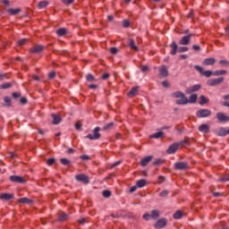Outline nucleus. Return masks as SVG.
<instances>
[{
  "label": "nucleus",
  "instance_id": "obj_8",
  "mask_svg": "<svg viewBox=\"0 0 229 229\" xmlns=\"http://www.w3.org/2000/svg\"><path fill=\"white\" fill-rule=\"evenodd\" d=\"M223 81H225L224 77H220L217 79H211L208 81V85L209 87H216V85H220V83H223Z\"/></svg>",
  "mask_w": 229,
  "mask_h": 229
},
{
  "label": "nucleus",
  "instance_id": "obj_22",
  "mask_svg": "<svg viewBox=\"0 0 229 229\" xmlns=\"http://www.w3.org/2000/svg\"><path fill=\"white\" fill-rule=\"evenodd\" d=\"M214 64H216V58L214 57H210V58H206L204 59L202 64L208 66V65H214Z\"/></svg>",
  "mask_w": 229,
  "mask_h": 229
},
{
  "label": "nucleus",
  "instance_id": "obj_14",
  "mask_svg": "<svg viewBox=\"0 0 229 229\" xmlns=\"http://www.w3.org/2000/svg\"><path fill=\"white\" fill-rule=\"evenodd\" d=\"M10 180L15 183H24L26 182L24 177L19 175H12L10 176Z\"/></svg>",
  "mask_w": 229,
  "mask_h": 229
},
{
  "label": "nucleus",
  "instance_id": "obj_41",
  "mask_svg": "<svg viewBox=\"0 0 229 229\" xmlns=\"http://www.w3.org/2000/svg\"><path fill=\"white\" fill-rule=\"evenodd\" d=\"M60 162L63 165H69V164H71V161H69L67 158H61Z\"/></svg>",
  "mask_w": 229,
  "mask_h": 229
},
{
  "label": "nucleus",
  "instance_id": "obj_9",
  "mask_svg": "<svg viewBox=\"0 0 229 229\" xmlns=\"http://www.w3.org/2000/svg\"><path fill=\"white\" fill-rule=\"evenodd\" d=\"M165 225H167V220L165 218H161L156 222V224L154 225V227L156 229H161V228H165Z\"/></svg>",
  "mask_w": 229,
  "mask_h": 229
},
{
  "label": "nucleus",
  "instance_id": "obj_62",
  "mask_svg": "<svg viewBox=\"0 0 229 229\" xmlns=\"http://www.w3.org/2000/svg\"><path fill=\"white\" fill-rule=\"evenodd\" d=\"M110 78V74L109 73H104L102 75V80H108Z\"/></svg>",
  "mask_w": 229,
  "mask_h": 229
},
{
  "label": "nucleus",
  "instance_id": "obj_50",
  "mask_svg": "<svg viewBox=\"0 0 229 229\" xmlns=\"http://www.w3.org/2000/svg\"><path fill=\"white\" fill-rule=\"evenodd\" d=\"M219 64L220 65H229L228 60H220Z\"/></svg>",
  "mask_w": 229,
  "mask_h": 229
},
{
  "label": "nucleus",
  "instance_id": "obj_39",
  "mask_svg": "<svg viewBox=\"0 0 229 229\" xmlns=\"http://www.w3.org/2000/svg\"><path fill=\"white\" fill-rule=\"evenodd\" d=\"M102 196L104 198H110V196H112V192L108 190H106L102 192Z\"/></svg>",
  "mask_w": 229,
  "mask_h": 229
},
{
  "label": "nucleus",
  "instance_id": "obj_29",
  "mask_svg": "<svg viewBox=\"0 0 229 229\" xmlns=\"http://www.w3.org/2000/svg\"><path fill=\"white\" fill-rule=\"evenodd\" d=\"M151 219H158L160 217V211L155 209L151 211L150 215Z\"/></svg>",
  "mask_w": 229,
  "mask_h": 229
},
{
  "label": "nucleus",
  "instance_id": "obj_7",
  "mask_svg": "<svg viewBox=\"0 0 229 229\" xmlns=\"http://www.w3.org/2000/svg\"><path fill=\"white\" fill-rule=\"evenodd\" d=\"M75 180L77 182H82V183H89L90 179L89 178V175H85L84 174H80L75 175Z\"/></svg>",
  "mask_w": 229,
  "mask_h": 229
},
{
  "label": "nucleus",
  "instance_id": "obj_57",
  "mask_svg": "<svg viewBox=\"0 0 229 229\" xmlns=\"http://www.w3.org/2000/svg\"><path fill=\"white\" fill-rule=\"evenodd\" d=\"M80 158L81 160H89L90 159V157L87 156V155H82L80 157Z\"/></svg>",
  "mask_w": 229,
  "mask_h": 229
},
{
  "label": "nucleus",
  "instance_id": "obj_64",
  "mask_svg": "<svg viewBox=\"0 0 229 229\" xmlns=\"http://www.w3.org/2000/svg\"><path fill=\"white\" fill-rule=\"evenodd\" d=\"M162 86L165 87V89H167L169 87V82H167V81H164L162 82Z\"/></svg>",
  "mask_w": 229,
  "mask_h": 229
},
{
  "label": "nucleus",
  "instance_id": "obj_10",
  "mask_svg": "<svg viewBox=\"0 0 229 229\" xmlns=\"http://www.w3.org/2000/svg\"><path fill=\"white\" fill-rule=\"evenodd\" d=\"M189 167V164L185 162H177L174 164V169H177L179 171H183Z\"/></svg>",
  "mask_w": 229,
  "mask_h": 229
},
{
  "label": "nucleus",
  "instance_id": "obj_12",
  "mask_svg": "<svg viewBox=\"0 0 229 229\" xmlns=\"http://www.w3.org/2000/svg\"><path fill=\"white\" fill-rule=\"evenodd\" d=\"M216 119L219 121V123H228L229 121V117L225 114V113H217Z\"/></svg>",
  "mask_w": 229,
  "mask_h": 229
},
{
  "label": "nucleus",
  "instance_id": "obj_24",
  "mask_svg": "<svg viewBox=\"0 0 229 229\" xmlns=\"http://www.w3.org/2000/svg\"><path fill=\"white\" fill-rule=\"evenodd\" d=\"M128 46L131 49H133V51H139V47L135 45V40L133 38H129Z\"/></svg>",
  "mask_w": 229,
  "mask_h": 229
},
{
  "label": "nucleus",
  "instance_id": "obj_31",
  "mask_svg": "<svg viewBox=\"0 0 229 229\" xmlns=\"http://www.w3.org/2000/svg\"><path fill=\"white\" fill-rule=\"evenodd\" d=\"M162 137H164V132L159 131V132H156V133L152 134L150 136V139H162Z\"/></svg>",
  "mask_w": 229,
  "mask_h": 229
},
{
  "label": "nucleus",
  "instance_id": "obj_13",
  "mask_svg": "<svg viewBox=\"0 0 229 229\" xmlns=\"http://www.w3.org/2000/svg\"><path fill=\"white\" fill-rule=\"evenodd\" d=\"M215 132L218 137H226V135H228L226 128L224 127L216 129Z\"/></svg>",
  "mask_w": 229,
  "mask_h": 229
},
{
  "label": "nucleus",
  "instance_id": "obj_27",
  "mask_svg": "<svg viewBox=\"0 0 229 229\" xmlns=\"http://www.w3.org/2000/svg\"><path fill=\"white\" fill-rule=\"evenodd\" d=\"M67 33L68 31H67V29L65 28H61L56 30V34L58 35V37H64L67 35Z\"/></svg>",
  "mask_w": 229,
  "mask_h": 229
},
{
  "label": "nucleus",
  "instance_id": "obj_37",
  "mask_svg": "<svg viewBox=\"0 0 229 229\" xmlns=\"http://www.w3.org/2000/svg\"><path fill=\"white\" fill-rule=\"evenodd\" d=\"M58 221H67V214L61 213L58 216Z\"/></svg>",
  "mask_w": 229,
  "mask_h": 229
},
{
  "label": "nucleus",
  "instance_id": "obj_48",
  "mask_svg": "<svg viewBox=\"0 0 229 229\" xmlns=\"http://www.w3.org/2000/svg\"><path fill=\"white\" fill-rule=\"evenodd\" d=\"M143 219H145V221H149V219H151V215L145 213L143 215Z\"/></svg>",
  "mask_w": 229,
  "mask_h": 229
},
{
  "label": "nucleus",
  "instance_id": "obj_61",
  "mask_svg": "<svg viewBox=\"0 0 229 229\" xmlns=\"http://www.w3.org/2000/svg\"><path fill=\"white\" fill-rule=\"evenodd\" d=\"M88 89H91L93 90H96V89H98V85L96 84H90L88 86Z\"/></svg>",
  "mask_w": 229,
  "mask_h": 229
},
{
  "label": "nucleus",
  "instance_id": "obj_59",
  "mask_svg": "<svg viewBox=\"0 0 229 229\" xmlns=\"http://www.w3.org/2000/svg\"><path fill=\"white\" fill-rule=\"evenodd\" d=\"M192 49L194 51H200L201 47L199 45H193Z\"/></svg>",
  "mask_w": 229,
  "mask_h": 229
},
{
  "label": "nucleus",
  "instance_id": "obj_25",
  "mask_svg": "<svg viewBox=\"0 0 229 229\" xmlns=\"http://www.w3.org/2000/svg\"><path fill=\"white\" fill-rule=\"evenodd\" d=\"M147 185H148V182L145 179L139 180L136 182V186L139 189H142V187H146Z\"/></svg>",
  "mask_w": 229,
  "mask_h": 229
},
{
  "label": "nucleus",
  "instance_id": "obj_43",
  "mask_svg": "<svg viewBox=\"0 0 229 229\" xmlns=\"http://www.w3.org/2000/svg\"><path fill=\"white\" fill-rule=\"evenodd\" d=\"M168 195H169V191L167 190H165L159 193L160 198H165Z\"/></svg>",
  "mask_w": 229,
  "mask_h": 229
},
{
  "label": "nucleus",
  "instance_id": "obj_47",
  "mask_svg": "<svg viewBox=\"0 0 229 229\" xmlns=\"http://www.w3.org/2000/svg\"><path fill=\"white\" fill-rule=\"evenodd\" d=\"M123 28H130V21H128V20H123Z\"/></svg>",
  "mask_w": 229,
  "mask_h": 229
},
{
  "label": "nucleus",
  "instance_id": "obj_51",
  "mask_svg": "<svg viewBox=\"0 0 229 229\" xmlns=\"http://www.w3.org/2000/svg\"><path fill=\"white\" fill-rule=\"evenodd\" d=\"M47 165H53L55 164V158H49L47 161Z\"/></svg>",
  "mask_w": 229,
  "mask_h": 229
},
{
  "label": "nucleus",
  "instance_id": "obj_3",
  "mask_svg": "<svg viewBox=\"0 0 229 229\" xmlns=\"http://www.w3.org/2000/svg\"><path fill=\"white\" fill-rule=\"evenodd\" d=\"M99 131H101V128L96 127L93 130V134H88L86 139H89V140H98V139H101V133H99Z\"/></svg>",
  "mask_w": 229,
  "mask_h": 229
},
{
  "label": "nucleus",
  "instance_id": "obj_16",
  "mask_svg": "<svg viewBox=\"0 0 229 229\" xmlns=\"http://www.w3.org/2000/svg\"><path fill=\"white\" fill-rule=\"evenodd\" d=\"M170 55H172V56H174V55H176V52L178 51V45L176 44L175 41H173L170 44Z\"/></svg>",
  "mask_w": 229,
  "mask_h": 229
},
{
  "label": "nucleus",
  "instance_id": "obj_38",
  "mask_svg": "<svg viewBox=\"0 0 229 229\" xmlns=\"http://www.w3.org/2000/svg\"><path fill=\"white\" fill-rule=\"evenodd\" d=\"M49 3L47 1H41L38 3V8H46Z\"/></svg>",
  "mask_w": 229,
  "mask_h": 229
},
{
  "label": "nucleus",
  "instance_id": "obj_44",
  "mask_svg": "<svg viewBox=\"0 0 229 229\" xmlns=\"http://www.w3.org/2000/svg\"><path fill=\"white\" fill-rule=\"evenodd\" d=\"M12 87V83L5 82L0 86V89H10Z\"/></svg>",
  "mask_w": 229,
  "mask_h": 229
},
{
  "label": "nucleus",
  "instance_id": "obj_4",
  "mask_svg": "<svg viewBox=\"0 0 229 229\" xmlns=\"http://www.w3.org/2000/svg\"><path fill=\"white\" fill-rule=\"evenodd\" d=\"M194 69H196V71H198V72H199V74H201L202 76H206V78H210V76L214 74V72H212V71L210 70L204 71L203 68L199 65H195Z\"/></svg>",
  "mask_w": 229,
  "mask_h": 229
},
{
  "label": "nucleus",
  "instance_id": "obj_52",
  "mask_svg": "<svg viewBox=\"0 0 229 229\" xmlns=\"http://www.w3.org/2000/svg\"><path fill=\"white\" fill-rule=\"evenodd\" d=\"M55 76H56V73H55V72H50L48 73V78H49L50 80H53V79L55 78Z\"/></svg>",
  "mask_w": 229,
  "mask_h": 229
},
{
  "label": "nucleus",
  "instance_id": "obj_36",
  "mask_svg": "<svg viewBox=\"0 0 229 229\" xmlns=\"http://www.w3.org/2000/svg\"><path fill=\"white\" fill-rule=\"evenodd\" d=\"M223 98L225 101L222 104L223 106H227L229 108V95H225Z\"/></svg>",
  "mask_w": 229,
  "mask_h": 229
},
{
  "label": "nucleus",
  "instance_id": "obj_46",
  "mask_svg": "<svg viewBox=\"0 0 229 229\" xmlns=\"http://www.w3.org/2000/svg\"><path fill=\"white\" fill-rule=\"evenodd\" d=\"M28 42V39L27 38H22V39H20L18 42H17V45L18 46H24V44H26Z\"/></svg>",
  "mask_w": 229,
  "mask_h": 229
},
{
  "label": "nucleus",
  "instance_id": "obj_33",
  "mask_svg": "<svg viewBox=\"0 0 229 229\" xmlns=\"http://www.w3.org/2000/svg\"><path fill=\"white\" fill-rule=\"evenodd\" d=\"M183 216V213L180 210H177L174 214V219H182Z\"/></svg>",
  "mask_w": 229,
  "mask_h": 229
},
{
  "label": "nucleus",
  "instance_id": "obj_19",
  "mask_svg": "<svg viewBox=\"0 0 229 229\" xmlns=\"http://www.w3.org/2000/svg\"><path fill=\"white\" fill-rule=\"evenodd\" d=\"M139 92V87H133L131 90L127 93L128 98H135Z\"/></svg>",
  "mask_w": 229,
  "mask_h": 229
},
{
  "label": "nucleus",
  "instance_id": "obj_21",
  "mask_svg": "<svg viewBox=\"0 0 229 229\" xmlns=\"http://www.w3.org/2000/svg\"><path fill=\"white\" fill-rule=\"evenodd\" d=\"M159 75L162 76V78H166V76L169 75V72H167V67L165 65L160 67Z\"/></svg>",
  "mask_w": 229,
  "mask_h": 229
},
{
  "label": "nucleus",
  "instance_id": "obj_1",
  "mask_svg": "<svg viewBox=\"0 0 229 229\" xmlns=\"http://www.w3.org/2000/svg\"><path fill=\"white\" fill-rule=\"evenodd\" d=\"M189 142H191V140L185 139V140H181L179 142L173 143L167 148L166 153L168 155H174V153H176V151H178V149H181V148H185V145L189 144Z\"/></svg>",
  "mask_w": 229,
  "mask_h": 229
},
{
  "label": "nucleus",
  "instance_id": "obj_6",
  "mask_svg": "<svg viewBox=\"0 0 229 229\" xmlns=\"http://www.w3.org/2000/svg\"><path fill=\"white\" fill-rule=\"evenodd\" d=\"M197 117L203 118V117H210L212 115V111L209 109H199L197 111Z\"/></svg>",
  "mask_w": 229,
  "mask_h": 229
},
{
  "label": "nucleus",
  "instance_id": "obj_18",
  "mask_svg": "<svg viewBox=\"0 0 229 229\" xmlns=\"http://www.w3.org/2000/svg\"><path fill=\"white\" fill-rule=\"evenodd\" d=\"M178 94H183V92L182 91H175L174 93H172V98H175L176 100V105H187V104H180L179 101H182V99H183L182 97H178Z\"/></svg>",
  "mask_w": 229,
  "mask_h": 229
},
{
  "label": "nucleus",
  "instance_id": "obj_60",
  "mask_svg": "<svg viewBox=\"0 0 229 229\" xmlns=\"http://www.w3.org/2000/svg\"><path fill=\"white\" fill-rule=\"evenodd\" d=\"M75 128H76L77 130H81V122H77V123H75Z\"/></svg>",
  "mask_w": 229,
  "mask_h": 229
},
{
  "label": "nucleus",
  "instance_id": "obj_30",
  "mask_svg": "<svg viewBox=\"0 0 229 229\" xmlns=\"http://www.w3.org/2000/svg\"><path fill=\"white\" fill-rule=\"evenodd\" d=\"M7 13H8L9 15H17L18 13H21V9H19V8L12 9L11 8V9L7 10Z\"/></svg>",
  "mask_w": 229,
  "mask_h": 229
},
{
  "label": "nucleus",
  "instance_id": "obj_34",
  "mask_svg": "<svg viewBox=\"0 0 229 229\" xmlns=\"http://www.w3.org/2000/svg\"><path fill=\"white\" fill-rule=\"evenodd\" d=\"M199 105H207V103H208V99H207V98L203 95L199 97Z\"/></svg>",
  "mask_w": 229,
  "mask_h": 229
},
{
  "label": "nucleus",
  "instance_id": "obj_2",
  "mask_svg": "<svg viewBox=\"0 0 229 229\" xmlns=\"http://www.w3.org/2000/svg\"><path fill=\"white\" fill-rule=\"evenodd\" d=\"M182 98L181 101L178 103L181 105H189V103L194 104L196 101H198V95L197 94H191L189 98L185 97V94L183 93H177V98Z\"/></svg>",
  "mask_w": 229,
  "mask_h": 229
},
{
  "label": "nucleus",
  "instance_id": "obj_26",
  "mask_svg": "<svg viewBox=\"0 0 229 229\" xmlns=\"http://www.w3.org/2000/svg\"><path fill=\"white\" fill-rule=\"evenodd\" d=\"M18 203H21L23 205H26V204L30 205V204L33 203V200L25 197V198L19 199Z\"/></svg>",
  "mask_w": 229,
  "mask_h": 229
},
{
  "label": "nucleus",
  "instance_id": "obj_35",
  "mask_svg": "<svg viewBox=\"0 0 229 229\" xmlns=\"http://www.w3.org/2000/svg\"><path fill=\"white\" fill-rule=\"evenodd\" d=\"M224 74H226L225 70L216 71L213 72V76H223Z\"/></svg>",
  "mask_w": 229,
  "mask_h": 229
},
{
  "label": "nucleus",
  "instance_id": "obj_53",
  "mask_svg": "<svg viewBox=\"0 0 229 229\" xmlns=\"http://www.w3.org/2000/svg\"><path fill=\"white\" fill-rule=\"evenodd\" d=\"M140 70L142 72H146L149 71V68L147 65H142L140 67Z\"/></svg>",
  "mask_w": 229,
  "mask_h": 229
},
{
  "label": "nucleus",
  "instance_id": "obj_42",
  "mask_svg": "<svg viewBox=\"0 0 229 229\" xmlns=\"http://www.w3.org/2000/svg\"><path fill=\"white\" fill-rule=\"evenodd\" d=\"M86 80L87 81H96V78H94V75L93 74H88L87 77H86Z\"/></svg>",
  "mask_w": 229,
  "mask_h": 229
},
{
  "label": "nucleus",
  "instance_id": "obj_11",
  "mask_svg": "<svg viewBox=\"0 0 229 229\" xmlns=\"http://www.w3.org/2000/svg\"><path fill=\"white\" fill-rule=\"evenodd\" d=\"M201 89V85L196 84L186 89V94H192L198 92Z\"/></svg>",
  "mask_w": 229,
  "mask_h": 229
},
{
  "label": "nucleus",
  "instance_id": "obj_32",
  "mask_svg": "<svg viewBox=\"0 0 229 229\" xmlns=\"http://www.w3.org/2000/svg\"><path fill=\"white\" fill-rule=\"evenodd\" d=\"M114 122H111V123L106 124L103 127L104 131H108V130H112V128H114Z\"/></svg>",
  "mask_w": 229,
  "mask_h": 229
},
{
  "label": "nucleus",
  "instance_id": "obj_20",
  "mask_svg": "<svg viewBox=\"0 0 229 229\" xmlns=\"http://www.w3.org/2000/svg\"><path fill=\"white\" fill-rule=\"evenodd\" d=\"M44 51V46L36 45L32 48H30V53H42Z\"/></svg>",
  "mask_w": 229,
  "mask_h": 229
},
{
  "label": "nucleus",
  "instance_id": "obj_49",
  "mask_svg": "<svg viewBox=\"0 0 229 229\" xmlns=\"http://www.w3.org/2000/svg\"><path fill=\"white\" fill-rule=\"evenodd\" d=\"M218 182H229V175L220 178Z\"/></svg>",
  "mask_w": 229,
  "mask_h": 229
},
{
  "label": "nucleus",
  "instance_id": "obj_28",
  "mask_svg": "<svg viewBox=\"0 0 229 229\" xmlns=\"http://www.w3.org/2000/svg\"><path fill=\"white\" fill-rule=\"evenodd\" d=\"M53 124H60L62 118L55 114H52Z\"/></svg>",
  "mask_w": 229,
  "mask_h": 229
},
{
  "label": "nucleus",
  "instance_id": "obj_56",
  "mask_svg": "<svg viewBox=\"0 0 229 229\" xmlns=\"http://www.w3.org/2000/svg\"><path fill=\"white\" fill-rule=\"evenodd\" d=\"M64 4H72V3H74V0H62Z\"/></svg>",
  "mask_w": 229,
  "mask_h": 229
},
{
  "label": "nucleus",
  "instance_id": "obj_63",
  "mask_svg": "<svg viewBox=\"0 0 229 229\" xmlns=\"http://www.w3.org/2000/svg\"><path fill=\"white\" fill-rule=\"evenodd\" d=\"M165 178L164 176H159L158 177V181H157V183H162L163 182H165Z\"/></svg>",
  "mask_w": 229,
  "mask_h": 229
},
{
  "label": "nucleus",
  "instance_id": "obj_54",
  "mask_svg": "<svg viewBox=\"0 0 229 229\" xmlns=\"http://www.w3.org/2000/svg\"><path fill=\"white\" fill-rule=\"evenodd\" d=\"M20 103L21 105H26V103H28V99L26 98H21L20 99Z\"/></svg>",
  "mask_w": 229,
  "mask_h": 229
},
{
  "label": "nucleus",
  "instance_id": "obj_45",
  "mask_svg": "<svg viewBox=\"0 0 229 229\" xmlns=\"http://www.w3.org/2000/svg\"><path fill=\"white\" fill-rule=\"evenodd\" d=\"M187 51H189V47H181L178 49L179 53H187Z\"/></svg>",
  "mask_w": 229,
  "mask_h": 229
},
{
  "label": "nucleus",
  "instance_id": "obj_58",
  "mask_svg": "<svg viewBox=\"0 0 229 229\" xmlns=\"http://www.w3.org/2000/svg\"><path fill=\"white\" fill-rule=\"evenodd\" d=\"M13 98L14 99H17L18 98H21V93H19V92L13 93Z\"/></svg>",
  "mask_w": 229,
  "mask_h": 229
},
{
  "label": "nucleus",
  "instance_id": "obj_23",
  "mask_svg": "<svg viewBox=\"0 0 229 229\" xmlns=\"http://www.w3.org/2000/svg\"><path fill=\"white\" fill-rule=\"evenodd\" d=\"M199 131H200L202 133H209L210 127L207 123H203L199 125Z\"/></svg>",
  "mask_w": 229,
  "mask_h": 229
},
{
  "label": "nucleus",
  "instance_id": "obj_15",
  "mask_svg": "<svg viewBox=\"0 0 229 229\" xmlns=\"http://www.w3.org/2000/svg\"><path fill=\"white\" fill-rule=\"evenodd\" d=\"M13 193H1L0 199L4 201H10V199H13Z\"/></svg>",
  "mask_w": 229,
  "mask_h": 229
},
{
  "label": "nucleus",
  "instance_id": "obj_55",
  "mask_svg": "<svg viewBox=\"0 0 229 229\" xmlns=\"http://www.w3.org/2000/svg\"><path fill=\"white\" fill-rule=\"evenodd\" d=\"M110 53L111 55H117V48L116 47L110 48Z\"/></svg>",
  "mask_w": 229,
  "mask_h": 229
},
{
  "label": "nucleus",
  "instance_id": "obj_40",
  "mask_svg": "<svg viewBox=\"0 0 229 229\" xmlns=\"http://www.w3.org/2000/svg\"><path fill=\"white\" fill-rule=\"evenodd\" d=\"M4 101L6 104V106H12V98H10V97H5L4 98Z\"/></svg>",
  "mask_w": 229,
  "mask_h": 229
},
{
  "label": "nucleus",
  "instance_id": "obj_5",
  "mask_svg": "<svg viewBox=\"0 0 229 229\" xmlns=\"http://www.w3.org/2000/svg\"><path fill=\"white\" fill-rule=\"evenodd\" d=\"M192 37H194V34H192V33L188 34L187 36L182 37L179 40L180 46H189V44H191V38H192Z\"/></svg>",
  "mask_w": 229,
  "mask_h": 229
},
{
  "label": "nucleus",
  "instance_id": "obj_17",
  "mask_svg": "<svg viewBox=\"0 0 229 229\" xmlns=\"http://www.w3.org/2000/svg\"><path fill=\"white\" fill-rule=\"evenodd\" d=\"M151 160H153V157H151V156L143 157L140 160V165H142V167H146V165H148Z\"/></svg>",
  "mask_w": 229,
  "mask_h": 229
}]
</instances>
